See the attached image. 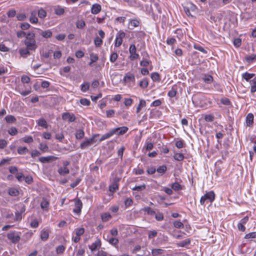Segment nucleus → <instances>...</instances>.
Returning <instances> with one entry per match:
<instances>
[{"instance_id":"1","label":"nucleus","mask_w":256,"mask_h":256,"mask_svg":"<svg viewBox=\"0 0 256 256\" xmlns=\"http://www.w3.org/2000/svg\"><path fill=\"white\" fill-rule=\"evenodd\" d=\"M24 44L26 48L30 50H35L37 48L36 40L34 39V34L28 32L24 40Z\"/></svg>"},{"instance_id":"2","label":"nucleus","mask_w":256,"mask_h":256,"mask_svg":"<svg viewBox=\"0 0 256 256\" xmlns=\"http://www.w3.org/2000/svg\"><path fill=\"white\" fill-rule=\"evenodd\" d=\"M128 130V128L126 126L118 128L111 130L108 132L104 134L103 136L104 138V139L106 140L115 134H124L126 133Z\"/></svg>"},{"instance_id":"3","label":"nucleus","mask_w":256,"mask_h":256,"mask_svg":"<svg viewBox=\"0 0 256 256\" xmlns=\"http://www.w3.org/2000/svg\"><path fill=\"white\" fill-rule=\"evenodd\" d=\"M215 198V194L214 192L210 191L206 192L204 196H202L200 202L201 204H204L206 200L210 202H212Z\"/></svg>"},{"instance_id":"4","label":"nucleus","mask_w":256,"mask_h":256,"mask_svg":"<svg viewBox=\"0 0 256 256\" xmlns=\"http://www.w3.org/2000/svg\"><path fill=\"white\" fill-rule=\"evenodd\" d=\"M98 134H94L92 138L82 142L80 145V147L82 149H84L86 148V147L96 142L95 138L97 136H98Z\"/></svg>"},{"instance_id":"5","label":"nucleus","mask_w":256,"mask_h":256,"mask_svg":"<svg viewBox=\"0 0 256 256\" xmlns=\"http://www.w3.org/2000/svg\"><path fill=\"white\" fill-rule=\"evenodd\" d=\"M136 49L134 44H131L129 48V52L130 54V59L134 60L139 58V54L136 53Z\"/></svg>"},{"instance_id":"6","label":"nucleus","mask_w":256,"mask_h":256,"mask_svg":"<svg viewBox=\"0 0 256 256\" xmlns=\"http://www.w3.org/2000/svg\"><path fill=\"white\" fill-rule=\"evenodd\" d=\"M8 238L13 243H16L20 240L19 234L15 232L8 233Z\"/></svg>"},{"instance_id":"7","label":"nucleus","mask_w":256,"mask_h":256,"mask_svg":"<svg viewBox=\"0 0 256 256\" xmlns=\"http://www.w3.org/2000/svg\"><path fill=\"white\" fill-rule=\"evenodd\" d=\"M82 206V203L80 200L77 199L75 200L74 202V208L73 210V212L78 214L81 212V210Z\"/></svg>"},{"instance_id":"8","label":"nucleus","mask_w":256,"mask_h":256,"mask_svg":"<svg viewBox=\"0 0 256 256\" xmlns=\"http://www.w3.org/2000/svg\"><path fill=\"white\" fill-rule=\"evenodd\" d=\"M62 118L64 120H68L69 122H73L76 119L74 114H70V112L63 113Z\"/></svg>"},{"instance_id":"9","label":"nucleus","mask_w":256,"mask_h":256,"mask_svg":"<svg viewBox=\"0 0 256 256\" xmlns=\"http://www.w3.org/2000/svg\"><path fill=\"white\" fill-rule=\"evenodd\" d=\"M58 158L50 156L46 157H40L39 158L38 160L42 163H46L48 162L53 160H55Z\"/></svg>"},{"instance_id":"10","label":"nucleus","mask_w":256,"mask_h":256,"mask_svg":"<svg viewBox=\"0 0 256 256\" xmlns=\"http://www.w3.org/2000/svg\"><path fill=\"white\" fill-rule=\"evenodd\" d=\"M101 244L100 240V239H97L94 242L92 243V245L89 246V248L92 252H94L98 248H100L101 246Z\"/></svg>"},{"instance_id":"11","label":"nucleus","mask_w":256,"mask_h":256,"mask_svg":"<svg viewBox=\"0 0 256 256\" xmlns=\"http://www.w3.org/2000/svg\"><path fill=\"white\" fill-rule=\"evenodd\" d=\"M102 10L101 6L98 4H95L92 6L91 8V12L92 14H98Z\"/></svg>"},{"instance_id":"12","label":"nucleus","mask_w":256,"mask_h":256,"mask_svg":"<svg viewBox=\"0 0 256 256\" xmlns=\"http://www.w3.org/2000/svg\"><path fill=\"white\" fill-rule=\"evenodd\" d=\"M246 125L248 126H252L254 122V115L253 114L250 113L246 117Z\"/></svg>"},{"instance_id":"13","label":"nucleus","mask_w":256,"mask_h":256,"mask_svg":"<svg viewBox=\"0 0 256 256\" xmlns=\"http://www.w3.org/2000/svg\"><path fill=\"white\" fill-rule=\"evenodd\" d=\"M119 180V178H116L114 180V183L110 186L109 190L111 192H114L117 189H118V184L117 182Z\"/></svg>"},{"instance_id":"14","label":"nucleus","mask_w":256,"mask_h":256,"mask_svg":"<svg viewBox=\"0 0 256 256\" xmlns=\"http://www.w3.org/2000/svg\"><path fill=\"white\" fill-rule=\"evenodd\" d=\"M49 236L48 232L44 230H43L40 233V238L43 241H46L48 240Z\"/></svg>"},{"instance_id":"15","label":"nucleus","mask_w":256,"mask_h":256,"mask_svg":"<svg viewBox=\"0 0 256 256\" xmlns=\"http://www.w3.org/2000/svg\"><path fill=\"white\" fill-rule=\"evenodd\" d=\"M36 13L35 12H31V16L30 18V21L32 24H36L38 22V19L36 16Z\"/></svg>"},{"instance_id":"16","label":"nucleus","mask_w":256,"mask_h":256,"mask_svg":"<svg viewBox=\"0 0 256 256\" xmlns=\"http://www.w3.org/2000/svg\"><path fill=\"white\" fill-rule=\"evenodd\" d=\"M84 136V132L82 129L77 130L76 133V139H82Z\"/></svg>"},{"instance_id":"17","label":"nucleus","mask_w":256,"mask_h":256,"mask_svg":"<svg viewBox=\"0 0 256 256\" xmlns=\"http://www.w3.org/2000/svg\"><path fill=\"white\" fill-rule=\"evenodd\" d=\"M190 242L191 240L190 238H187L186 240H184L179 242L177 244V245L178 246L185 247L186 246L188 245H189L190 243Z\"/></svg>"},{"instance_id":"18","label":"nucleus","mask_w":256,"mask_h":256,"mask_svg":"<svg viewBox=\"0 0 256 256\" xmlns=\"http://www.w3.org/2000/svg\"><path fill=\"white\" fill-rule=\"evenodd\" d=\"M40 34L45 38H49L52 36V32L50 30L41 31Z\"/></svg>"},{"instance_id":"19","label":"nucleus","mask_w":256,"mask_h":256,"mask_svg":"<svg viewBox=\"0 0 256 256\" xmlns=\"http://www.w3.org/2000/svg\"><path fill=\"white\" fill-rule=\"evenodd\" d=\"M251 84L250 92L254 93L256 92V77L254 78L252 80L250 81Z\"/></svg>"},{"instance_id":"20","label":"nucleus","mask_w":256,"mask_h":256,"mask_svg":"<svg viewBox=\"0 0 256 256\" xmlns=\"http://www.w3.org/2000/svg\"><path fill=\"white\" fill-rule=\"evenodd\" d=\"M29 50H30L26 48L20 50V53L22 57L26 58L30 54Z\"/></svg>"},{"instance_id":"21","label":"nucleus","mask_w":256,"mask_h":256,"mask_svg":"<svg viewBox=\"0 0 256 256\" xmlns=\"http://www.w3.org/2000/svg\"><path fill=\"white\" fill-rule=\"evenodd\" d=\"M98 59V56L96 54L92 53L90 54V62L89 64L90 66H92V64L96 62Z\"/></svg>"},{"instance_id":"22","label":"nucleus","mask_w":256,"mask_h":256,"mask_svg":"<svg viewBox=\"0 0 256 256\" xmlns=\"http://www.w3.org/2000/svg\"><path fill=\"white\" fill-rule=\"evenodd\" d=\"M146 105V102L144 100H140L138 106L136 108V112L138 113L140 111L142 108L144 107Z\"/></svg>"},{"instance_id":"23","label":"nucleus","mask_w":256,"mask_h":256,"mask_svg":"<svg viewBox=\"0 0 256 256\" xmlns=\"http://www.w3.org/2000/svg\"><path fill=\"white\" fill-rule=\"evenodd\" d=\"M254 76V74H250L247 72L244 73L242 75V77L243 78L246 80L247 82H248L250 79L252 78Z\"/></svg>"},{"instance_id":"24","label":"nucleus","mask_w":256,"mask_h":256,"mask_svg":"<svg viewBox=\"0 0 256 256\" xmlns=\"http://www.w3.org/2000/svg\"><path fill=\"white\" fill-rule=\"evenodd\" d=\"M5 120L8 123H14L16 122V118L12 115H8L6 116Z\"/></svg>"},{"instance_id":"25","label":"nucleus","mask_w":256,"mask_h":256,"mask_svg":"<svg viewBox=\"0 0 256 256\" xmlns=\"http://www.w3.org/2000/svg\"><path fill=\"white\" fill-rule=\"evenodd\" d=\"M49 206V202L46 199L43 198L42 202L40 203V207L42 209H46Z\"/></svg>"},{"instance_id":"26","label":"nucleus","mask_w":256,"mask_h":256,"mask_svg":"<svg viewBox=\"0 0 256 256\" xmlns=\"http://www.w3.org/2000/svg\"><path fill=\"white\" fill-rule=\"evenodd\" d=\"M101 217L103 222H107L112 218L110 214L108 212H105L102 214Z\"/></svg>"},{"instance_id":"27","label":"nucleus","mask_w":256,"mask_h":256,"mask_svg":"<svg viewBox=\"0 0 256 256\" xmlns=\"http://www.w3.org/2000/svg\"><path fill=\"white\" fill-rule=\"evenodd\" d=\"M246 60L249 63H251L254 61L256 60V54H252L246 56Z\"/></svg>"},{"instance_id":"28","label":"nucleus","mask_w":256,"mask_h":256,"mask_svg":"<svg viewBox=\"0 0 256 256\" xmlns=\"http://www.w3.org/2000/svg\"><path fill=\"white\" fill-rule=\"evenodd\" d=\"M172 188L176 191H178L182 190V186L178 182H176L172 184Z\"/></svg>"},{"instance_id":"29","label":"nucleus","mask_w":256,"mask_h":256,"mask_svg":"<svg viewBox=\"0 0 256 256\" xmlns=\"http://www.w3.org/2000/svg\"><path fill=\"white\" fill-rule=\"evenodd\" d=\"M58 173L61 175H64L69 173L70 170L66 167L60 168L58 170Z\"/></svg>"},{"instance_id":"30","label":"nucleus","mask_w":256,"mask_h":256,"mask_svg":"<svg viewBox=\"0 0 256 256\" xmlns=\"http://www.w3.org/2000/svg\"><path fill=\"white\" fill-rule=\"evenodd\" d=\"M28 152V150L27 148L24 146H20L18 149V152L20 154H26V152Z\"/></svg>"},{"instance_id":"31","label":"nucleus","mask_w":256,"mask_h":256,"mask_svg":"<svg viewBox=\"0 0 256 256\" xmlns=\"http://www.w3.org/2000/svg\"><path fill=\"white\" fill-rule=\"evenodd\" d=\"M38 124L40 126H41L43 128H46L48 127L47 122L46 120L43 118L39 119L38 120Z\"/></svg>"},{"instance_id":"32","label":"nucleus","mask_w":256,"mask_h":256,"mask_svg":"<svg viewBox=\"0 0 256 256\" xmlns=\"http://www.w3.org/2000/svg\"><path fill=\"white\" fill-rule=\"evenodd\" d=\"M8 194L12 196H16L19 194V192L15 188H10L8 190Z\"/></svg>"},{"instance_id":"33","label":"nucleus","mask_w":256,"mask_h":256,"mask_svg":"<svg viewBox=\"0 0 256 256\" xmlns=\"http://www.w3.org/2000/svg\"><path fill=\"white\" fill-rule=\"evenodd\" d=\"M142 210L146 212L148 214L151 216H154L156 214V212L153 210L150 207H145Z\"/></svg>"},{"instance_id":"34","label":"nucleus","mask_w":256,"mask_h":256,"mask_svg":"<svg viewBox=\"0 0 256 256\" xmlns=\"http://www.w3.org/2000/svg\"><path fill=\"white\" fill-rule=\"evenodd\" d=\"M38 16L40 18H44L46 16V12L42 8H40L38 12Z\"/></svg>"},{"instance_id":"35","label":"nucleus","mask_w":256,"mask_h":256,"mask_svg":"<svg viewBox=\"0 0 256 256\" xmlns=\"http://www.w3.org/2000/svg\"><path fill=\"white\" fill-rule=\"evenodd\" d=\"M94 43L95 46H96V47H99V46H100L102 44V38H100V37H98V36H96V37L94 38Z\"/></svg>"},{"instance_id":"36","label":"nucleus","mask_w":256,"mask_h":256,"mask_svg":"<svg viewBox=\"0 0 256 256\" xmlns=\"http://www.w3.org/2000/svg\"><path fill=\"white\" fill-rule=\"evenodd\" d=\"M174 158L178 161H182L184 159V155L181 153H176L174 156Z\"/></svg>"},{"instance_id":"37","label":"nucleus","mask_w":256,"mask_h":256,"mask_svg":"<svg viewBox=\"0 0 256 256\" xmlns=\"http://www.w3.org/2000/svg\"><path fill=\"white\" fill-rule=\"evenodd\" d=\"M76 236L80 238V236L84 232V229L82 228H77L75 230Z\"/></svg>"},{"instance_id":"38","label":"nucleus","mask_w":256,"mask_h":256,"mask_svg":"<svg viewBox=\"0 0 256 256\" xmlns=\"http://www.w3.org/2000/svg\"><path fill=\"white\" fill-rule=\"evenodd\" d=\"M64 12V8L61 7H58L55 9V14L58 16L62 14Z\"/></svg>"},{"instance_id":"39","label":"nucleus","mask_w":256,"mask_h":256,"mask_svg":"<svg viewBox=\"0 0 256 256\" xmlns=\"http://www.w3.org/2000/svg\"><path fill=\"white\" fill-rule=\"evenodd\" d=\"M146 188V186L145 184H143L141 186H136L134 188H132L133 190H137V191H142L145 190Z\"/></svg>"},{"instance_id":"40","label":"nucleus","mask_w":256,"mask_h":256,"mask_svg":"<svg viewBox=\"0 0 256 256\" xmlns=\"http://www.w3.org/2000/svg\"><path fill=\"white\" fill-rule=\"evenodd\" d=\"M174 226L178 228H182L184 227V224L180 221L176 220L174 222Z\"/></svg>"},{"instance_id":"41","label":"nucleus","mask_w":256,"mask_h":256,"mask_svg":"<svg viewBox=\"0 0 256 256\" xmlns=\"http://www.w3.org/2000/svg\"><path fill=\"white\" fill-rule=\"evenodd\" d=\"M76 27L78 28H82L86 25V23L83 20H79L76 22Z\"/></svg>"},{"instance_id":"42","label":"nucleus","mask_w":256,"mask_h":256,"mask_svg":"<svg viewBox=\"0 0 256 256\" xmlns=\"http://www.w3.org/2000/svg\"><path fill=\"white\" fill-rule=\"evenodd\" d=\"M148 82L146 79H144L140 82V86L142 88H146L148 86Z\"/></svg>"},{"instance_id":"43","label":"nucleus","mask_w":256,"mask_h":256,"mask_svg":"<svg viewBox=\"0 0 256 256\" xmlns=\"http://www.w3.org/2000/svg\"><path fill=\"white\" fill-rule=\"evenodd\" d=\"M163 250L162 249H153L152 250V254L154 256H156L162 254Z\"/></svg>"},{"instance_id":"44","label":"nucleus","mask_w":256,"mask_h":256,"mask_svg":"<svg viewBox=\"0 0 256 256\" xmlns=\"http://www.w3.org/2000/svg\"><path fill=\"white\" fill-rule=\"evenodd\" d=\"M89 88H90V84L88 82H85V83H84L82 85L81 90L82 92H85L89 89Z\"/></svg>"},{"instance_id":"45","label":"nucleus","mask_w":256,"mask_h":256,"mask_svg":"<svg viewBox=\"0 0 256 256\" xmlns=\"http://www.w3.org/2000/svg\"><path fill=\"white\" fill-rule=\"evenodd\" d=\"M26 16L24 13L18 14L16 16V18L18 20L22 21L26 20Z\"/></svg>"},{"instance_id":"46","label":"nucleus","mask_w":256,"mask_h":256,"mask_svg":"<svg viewBox=\"0 0 256 256\" xmlns=\"http://www.w3.org/2000/svg\"><path fill=\"white\" fill-rule=\"evenodd\" d=\"M22 141L26 143H31L33 142L32 137L31 136H25L22 138Z\"/></svg>"},{"instance_id":"47","label":"nucleus","mask_w":256,"mask_h":256,"mask_svg":"<svg viewBox=\"0 0 256 256\" xmlns=\"http://www.w3.org/2000/svg\"><path fill=\"white\" fill-rule=\"evenodd\" d=\"M194 47L196 50H198L204 54L207 53V51L205 50V49L204 48L200 46V45L194 44Z\"/></svg>"},{"instance_id":"48","label":"nucleus","mask_w":256,"mask_h":256,"mask_svg":"<svg viewBox=\"0 0 256 256\" xmlns=\"http://www.w3.org/2000/svg\"><path fill=\"white\" fill-rule=\"evenodd\" d=\"M151 78L154 81L160 80V74L158 72H153L151 74Z\"/></svg>"},{"instance_id":"49","label":"nucleus","mask_w":256,"mask_h":256,"mask_svg":"<svg viewBox=\"0 0 256 256\" xmlns=\"http://www.w3.org/2000/svg\"><path fill=\"white\" fill-rule=\"evenodd\" d=\"M118 55L116 52H113L111 54L110 56V61L112 62H114L117 60Z\"/></svg>"},{"instance_id":"50","label":"nucleus","mask_w":256,"mask_h":256,"mask_svg":"<svg viewBox=\"0 0 256 256\" xmlns=\"http://www.w3.org/2000/svg\"><path fill=\"white\" fill-rule=\"evenodd\" d=\"M30 78L25 75L22 76L21 78V81L22 83L28 84L30 82Z\"/></svg>"},{"instance_id":"51","label":"nucleus","mask_w":256,"mask_h":256,"mask_svg":"<svg viewBox=\"0 0 256 256\" xmlns=\"http://www.w3.org/2000/svg\"><path fill=\"white\" fill-rule=\"evenodd\" d=\"M175 34H176V37L179 39L180 40L182 36H183V33L180 29H177L175 31Z\"/></svg>"},{"instance_id":"52","label":"nucleus","mask_w":256,"mask_h":256,"mask_svg":"<svg viewBox=\"0 0 256 256\" xmlns=\"http://www.w3.org/2000/svg\"><path fill=\"white\" fill-rule=\"evenodd\" d=\"M204 80L206 82L210 84L212 82L213 78L211 76L207 75L204 76Z\"/></svg>"},{"instance_id":"53","label":"nucleus","mask_w":256,"mask_h":256,"mask_svg":"<svg viewBox=\"0 0 256 256\" xmlns=\"http://www.w3.org/2000/svg\"><path fill=\"white\" fill-rule=\"evenodd\" d=\"M166 170V166L164 165L159 166L156 171L159 173H164Z\"/></svg>"},{"instance_id":"54","label":"nucleus","mask_w":256,"mask_h":256,"mask_svg":"<svg viewBox=\"0 0 256 256\" xmlns=\"http://www.w3.org/2000/svg\"><path fill=\"white\" fill-rule=\"evenodd\" d=\"M7 14L8 18H13L16 14V11L13 9L10 10L7 12Z\"/></svg>"},{"instance_id":"55","label":"nucleus","mask_w":256,"mask_h":256,"mask_svg":"<svg viewBox=\"0 0 256 256\" xmlns=\"http://www.w3.org/2000/svg\"><path fill=\"white\" fill-rule=\"evenodd\" d=\"M155 218L157 220L161 221L164 219V215L162 212L156 213Z\"/></svg>"},{"instance_id":"56","label":"nucleus","mask_w":256,"mask_h":256,"mask_svg":"<svg viewBox=\"0 0 256 256\" xmlns=\"http://www.w3.org/2000/svg\"><path fill=\"white\" fill-rule=\"evenodd\" d=\"M133 203L132 200L130 198H126L124 201V204L126 208L130 206Z\"/></svg>"},{"instance_id":"57","label":"nucleus","mask_w":256,"mask_h":256,"mask_svg":"<svg viewBox=\"0 0 256 256\" xmlns=\"http://www.w3.org/2000/svg\"><path fill=\"white\" fill-rule=\"evenodd\" d=\"M16 177L19 182H22L24 178V175L20 172H17Z\"/></svg>"},{"instance_id":"58","label":"nucleus","mask_w":256,"mask_h":256,"mask_svg":"<svg viewBox=\"0 0 256 256\" xmlns=\"http://www.w3.org/2000/svg\"><path fill=\"white\" fill-rule=\"evenodd\" d=\"M65 250V248L64 246H59L56 250V252L58 254H62Z\"/></svg>"},{"instance_id":"59","label":"nucleus","mask_w":256,"mask_h":256,"mask_svg":"<svg viewBox=\"0 0 256 256\" xmlns=\"http://www.w3.org/2000/svg\"><path fill=\"white\" fill-rule=\"evenodd\" d=\"M130 24L133 27H137L140 24V22L137 20H132L130 21Z\"/></svg>"},{"instance_id":"60","label":"nucleus","mask_w":256,"mask_h":256,"mask_svg":"<svg viewBox=\"0 0 256 256\" xmlns=\"http://www.w3.org/2000/svg\"><path fill=\"white\" fill-rule=\"evenodd\" d=\"M220 102L222 104L224 105L229 106L230 104V100L226 98H222Z\"/></svg>"},{"instance_id":"61","label":"nucleus","mask_w":256,"mask_h":256,"mask_svg":"<svg viewBox=\"0 0 256 256\" xmlns=\"http://www.w3.org/2000/svg\"><path fill=\"white\" fill-rule=\"evenodd\" d=\"M10 50L9 48L6 47L4 44H0V51L7 52Z\"/></svg>"},{"instance_id":"62","label":"nucleus","mask_w":256,"mask_h":256,"mask_svg":"<svg viewBox=\"0 0 256 256\" xmlns=\"http://www.w3.org/2000/svg\"><path fill=\"white\" fill-rule=\"evenodd\" d=\"M248 239L250 238H256V232H250L248 234H246L244 237Z\"/></svg>"},{"instance_id":"63","label":"nucleus","mask_w":256,"mask_h":256,"mask_svg":"<svg viewBox=\"0 0 256 256\" xmlns=\"http://www.w3.org/2000/svg\"><path fill=\"white\" fill-rule=\"evenodd\" d=\"M80 103L84 106H89L90 101L86 98H82L80 100Z\"/></svg>"},{"instance_id":"64","label":"nucleus","mask_w":256,"mask_h":256,"mask_svg":"<svg viewBox=\"0 0 256 256\" xmlns=\"http://www.w3.org/2000/svg\"><path fill=\"white\" fill-rule=\"evenodd\" d=\"M8 133L12 136H14L18 133L17 129L14 127H12L9 130Z\"/></svg>"}]
</instances>
